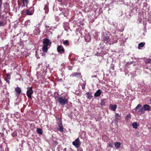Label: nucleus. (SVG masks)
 I'll return each mask as SVG.
<instances>
[{
	"mask_svg": "<svg viewBox=\"0 0 151 151\" xmlns=\"http://www.w3.org/2000/svg\"><path fill=\"white\" fill-rule=\"evenodd\" d=\"M102 41L106 43L107 45L113 44L114 43H116L118 41L117 39L115 40H111L109 36L107 35L103 37Z\"/></svg>",
	"mask_w": 151,
	"mask_h": 151,
	"instance_id": "1",
	"label": "nucleus"
},
{
	"mask_svg": "<svg viewBox=\"0 0 151 151\" xmlns=\"http://www.w3.org/2000/svg\"><path fill=\"white\" fill-rule=\"evenodd\" d=\"M68 97L65 96L59 97L58 98V101L60 104L63 105L67 104L68 101Z\"/></svg>",
	"mask_w": 151,
	"mask_h": 151,
	"instance_id": "2",
	"label": "nucleus"
},
{
	"mask_svg": "<svg viewBox=\"0 0 151 151\" xmlns=\"http://www.w3.org/2000/svg\"><path fill=\"white\" fill-rule=\"evenodd\" d=\"M27 96L29 98L31 99L32 98V95L33 93L32 88V87H28L27 88Z\"/></svg>",
	"mask_w": 151,
	"mask_h": 151,
	"instance_id": "3",
	"label": "nucleus"
},
{
	"mask_svg": "<svg viewBox=\"0 0 151 151\" xmlns=\"http://www.w3.org/2000/svg\"><path fill=\"white\" fill-rule=\"evenodd\" d=\"M34 11V8L32 6L26 10L25 14L27 15H32L33 14Z\"/></svg>",
	"mask_w": 151,
	"mask_h": 151,
	"instance_id": "4",
	"label": "nucleus"
},
{
	"mask_svg": "<svg viewBox=\"0 0 151 151\" xmlns=\"http://www.w3.org/2000/svg\"><path fill=\"white\" fill-rule=\"evenodd\" d=\"M72 144L76 148H78L79 147L81 144L79 138L78 137L73 142Z\"/></svg>",
	"mask_w": 151,
	"mask_h": 151,
	"instance_id": "5",
	"label": "nucleus"
},
{
	"mask_svg": "<svg viewBox=\"0 0 151 151\" xmlns=\"http://www.w3.org/2000/svg\"><path fill=\"white\" fill-rule=\"evenodd\" d=\"M59 10L61 11H62V14L65 17H67L68 15V12L67 9L60 8Z\"/></svg>",
	"mask_w": 151,
	"mask_h": 151,
	"instance_id": "6",
	"label": "nucleus"
},
{
	"mask_svg": "<svg viewBox=\"0 0 151 151\" xmlns=\"http://www.w3.org/2000/svg\"><path fill=\"white\" fill-rule=\"evenodd\" d=\"M57 50L61 54L65 52L64 49L61 45L58 46L57 47Z\"/></svg>",
	"mask_w": 151,
	"mask_h": 151,
	"instance_id": "7",
	"label": "nucleus"
},
{
	"mask_svg": "<svg viewBox=\"0 0 151 151\" xmlns=\"http://www.w3.org/2000/svg\"><path fill=\"white\" fill-rule=\"evenodd\" d=\"M108 100L106 99H102L101 100L100 104L102 106H105L106 103L107 102Z\"/></svg>",
	"mask_w": 151,
	"mask_h": 151,
	"instance_id": "8",
	"label": "nucleus"
},
{
	"mask_svg": "<svg viewBox=\"0 0 151 151\" xmlns=\"http://www.w3.org/2000/svg\"><path fill=\"white\" fill-rule=\"evenodd\" d=\"M15 90L17 93V96H19L21 93L22 91L21 89L19 87H17L15 88Z\"/></svg>",
	"mask_w": 151,
	"mask_h": 151,
	"instance_id": "9",
	"label": "nucleus"
},
{
	"mask_svg": "<svg viewBox=\"0 0 151 151\" xmlns=\"http://www.w3.org/2000/svg\"><path fill=\"white\" fill-rule=\"evenodd\" d=\"M43 43L44 45H46L48 46L49 43H51L49 40L47 38H44L43 39Z\"/></svg>",
	"mask_w": 151,
	"mask_h": 151,
	"instance_id": "10",
	"label": "nucleus"
},
{
	"mask_svg": "<svg viewBox=\"0 0 151 151\" xmlns=\"http://www.w3.org/2000/svg\"><path fill=\"white\" fill-rule=\"evenodd\" d=\"M117 107V105L116 104L113 105L112 104H110V105L109 109L112 111H115Z\"/></svg>",
	"mask_w": 151,
	"mask_h": 151,
	"instance_id": "11",
	"label": "nucleus"
},
{
	"mask_svg": "<svg viewBox=\"0 0 151 151\" xmlns=\"http://www.w3.org/2000/svg\"><path fill=\"white\" fill-rule=\"evenodd\" d=\"M101 90L100 89H98L94 93V95L96 97H99L101 95Z\"/></svg>",
	"mask_w": 151,
	"mask_h": 151,
	"instance_id": "12",
	"label": "nucleus"
},
{
	"mask_svg": "<svg viewBox=\"0 0 151 151\" xmlns=\"http://www.w3.org/2000/svg\"><path fill=\"white\" fill-rule=\"evenodd\" d=\"M114 145L116 148L118 149L120 148L121 143L120 142H114Z\"/></svg>",
	"mask_w": 151,
	"mask_h": 151,
	"instance_id": "13",
	"label": "nucleus"
},
{
	"mask_svg": "<svg viewBox=\"0 0 151 151\" xmlns=\"http://www.w3.org/2000/svg\"><path fill=\"white\" fill-rule=\"evenodd\" d=\"M48 45H44L42 47V50L43 51L45 52H47L48 50V48L47 47Z\"/></svg>",
	"mask_w": 151,
	"mask_h": 151,
	"instance_id": "14",
	"label": "nucleus"
},
{
	"mask_svg": "<svg viewBox=\"0 0 151 151\" xmlns=\"http://www.w3.org/2000/svg\"><path fill=\"white\" fill-rule=\"evenodd\" d=\"M81 75V73L79 72L73 73L70 75V76L72 77H74V76H80Z\"/></svg>",
	"mask_w": 151,
	"mask_h": 151,
	"instance_id": "15",
	"label": "nucleus"
},
{
	"mask_svg": "<svg viewBox=\"0 0 151 151\" xmlns=\"http://www.w3.org/2000/svg\"><path fill=\"white\" fill-rule=\"evenodd\" d=\"M143 108L145 111H148L150 109V106L147 104L143 105Z\"/></svg>",
	"mask_w": 151,
	"mask_h": 151,
	"instance_id": "16",
	"label": "nucleus"
},
{
	"mask_svg": "<svg viewBox=\"0 0 151 151\" xmlns=\"http://www.w3.org/2000/svg\"><path fill=\"white\" fill-rule=\"evenodd\" d=\"M145 44V42H142L139 43L138 45V49H141L142 47H144Z\"/></svg>",
	"mask_w": 151,
	"mask_h": 151,
	"instance_id": "17",
	"label": "nucleus"
},
{
	"mask_svg": "<svg viewBox=\"0 0 151 151\" xmlns=\"http://www.w3.org/2000/svg\"><path fill=\"white\" fill-rule=\"evenodd\" d=\"M131 119V115L130 114H128L125 118V120L127 122L128 121Z\"/></svg>",
	"mask_w": 151,
	"mask_h": 151,
	"instance_id": "18",
	"label": "nucleus"
},
{
	"mask_svg": "<svg viewBox=\"0 0 151 151\" xmlns=\"http://www.w3.org/2000/svg\"><path fill=\"white\" fill-rule=\"evenodd\" d=\"M23 5L22 7L26 5V6H27V4L29 3V1L28 0H22Z\"/></svg>",
	"mask_w": 151,
	"mask_h": 151,
	"instance_id": "19",
	"label": "nucleus"
},
{
	"mask_svg": "<svg viewBox=\"0 0 151 151\" xmlns=\"http://www.w3.org/2000/svg\"><path fill=\"white\" fill-rule=\"evenodd\" d=\"M4 10H8L9 8V4L8 3H6L4 6Z\"/></svg>",
	"mask_w": 151,
	"mask_h": 151,
	"instance_id": "20",
	"label": "nucleus"
},
{
	"mask_svg": "<svg viewBox=\"0 0 151 151\" xmlns=\"http://www.w3.org/2000/svg\"><path fill=\"white\" fill-rule=\"evenodd\" d=\"M44 9L45 11V12L46 13H48L49 12V9L48 6L46 5L44 8Z\"/></svg>",
	"mask_w": 151,
	"mask_h": 151,
	"instance_id": "21",
	"label": "nucleus"
},
{
	"mask_svg": "<svg viewBox=\"0 0 151 151\" xmlns=\"http://www.w3.org/2000/svg\"><path fill=\"white\" fill-rule=\"evenodd\" d=\"M87 95V97L89 99H91L92 96L91 93L89 92H88L86 93Z\"/></svg>",
	"mask_w": 151,
	"mask_h": 151,
	"instance_id": "22",
	"label": "nucleus"
},
{
	"mask_svg": "<svg viewBox=\"0 0 151 151\" xmlns=\"http://www.w3.org/2000/svg\"><path fill=\"white\" fill-rule=\"evenodd\" d=\"M132 126L133 128L135 129H137L138 128L137 126L138 125L136 122L133 123L132 124Z\"/></svg>",
	"mask_w": 151,
	"mask_h": 151,
	"instance_id": "23",
	"label": "nucleus"
},
{
	"mask_svg": "<svg viewBox=\"0 0 151 151\" xmlns=\"http://www.w3.org/2000/svg\"><path fill=\"white\" fill-rule=\"evenodd\" d=\"M37 132L38 133L40 134H42V131L41 128H38L37 129Z\"/></svg>",
	"mask_w": 151,
	"mask_h": 151,
	"instance_id": "24",
	"label": "nucleus"
},
{
	"mask_svg": "<svg viewBox=\"0 0 151 151\" xmlns=\"http://www.w3.org/2000/svg\"><path fill=\"white\" fill-rule=\"evenodd\" d=\"M85 40L86 42H88L91 40V38L90 36H88L87 38H86V37L85 36Z\"/></svg>",
	"mask_w": 151,
	"mask_h": 151,
	"instance_id": "25",
	"label": "nucleus"
},
{
	"mask_svg": "<svg viewBox=\"0 0 151 151\" xmlns=\"http://www.w3.org/2000/svg\"><path fill=\"white\" fill-rule=\"evenodd\" d=\"M146 64H149L151 63V59H147L145 61Z\"/></svg>",
	"mask_w": 151,
	"mask_h": 151,
	"instance_id": "26",
	"label": "nucleus"
},
{
	"mask_svg": "<svg viewBox=\"0 0 151 151\" xmlns=\"http://www.w3.org/2000/svg\"><path fill=\"white\" fill-rule=\"evenodd\" d=\"M59 128L58 130L60 131H63V128L62 125V124L61 125H59Z\"/></svg>",
	"mask_w": 151,
	"mask_h": 151,
	"instance_id": "27",
	"label": "nucleus"
},
{
	"mask_svg": "<svg viewBox=\"0 0 151 151\" xmlns=\"http://www.w3.org/2000/svg\"><path fill=\"white\" fill-rule=\"evenodd\" d=\"M10 79V78H7L5 77L4 78V80L8 83L9 84L10 82L9 81V80Z\"/></svg>",
	"mask_w": 151,
	"mask_h": 151,
	"instance_id": "28",
	"label": "nucleus"
},
{
	"mask_svg": "<svg viewBox=\"0 0 151 151\" xmlns=\"http://www.w3.org/2000/svg\"><path fill=\"white\" fill-rule=\"evenodd\" d=\"M145 110L143 108V107L141 108L140 110H139V112H140L142 113V114L144 113Z\"/></svg>",
	"mask_w": 151,
	"mask_h": 151,
	"instance_id": "29",
	"label": "nucleus"
},
{
	"mask_svg": "<svg viewBox=\"0 0 151 151\" xmlns=\"http://www.w3.org/2000/svg\"><path fill=\"white\" fill-rule=\"evenodd\" d=\"M142 106V105L141 104H139L135 108L134 110L136 111L137 109H138L139 108L141 107Z\"/></svg>",
	"mask_w": 151,
	"mask_h": 151,
	"instance_id": "30",
	"label": "nucleus"
},
{
	"mask_svg": "<svg viewBox=\"0 0 151 151\" xmlns=\"http://www.w3.org/2000/svg\"><path fill=\"white\" fill-rule=\"evenodd\" d=\"M63 43L64 45H69L68 41V40H65L63 41Z\"/></svg>",
	"mask_w": 151,
	"mask_h": 151,
	"instance_id": "31",
	"label": "nucleus"
},
{
	"mask_svg": "<svg viewBox=\"0 0 151 151\" xmlns=\"http://www.w3.org/2000/svg\"><path fill=\"white\" fill-rule=\"evenodd\" d=\"M108 145V147H113L111 143H109Z\"/></svg>",
	"mask_w": 151,
	"mask_h": 151,
	"instance_id": "32",
	"label": "nucleus"
},
{
	"mask_svg": "<svg viewBox=\"0 0 151 151\" xmlns=\"http://www.w3.org/2000/svg\"><path fill=\"white\" fill-rule=\"evenodd\" d=\"M57 95H58V96H54V97L55 99L56 100V101H57V100H58V98L59 97H58V95H59V94L58 93H57Z\"/></svg>",
	"mask_w": 151,
	"mask_h": 151,
	"instance_id": "33",
	"label": "nucleus"
},
{
	"mask_svg": "<svg viewBox=\"0 0 151 151\" xmlns=\"http://www.w3.org/2000/svg\"><path fill=\"white\" fill-rule=\"evenodd\" d=\"M4 23L3 22L0 21V26H4Z\"/></svg>",
	"mask_w": 151,
	"mask_h": 151,
	"instance_id": "34",
	"label": "nucleus"
},
{
	"mask_svg": "<svg viewBox=\"0 0 151 151\" xmlns=\"http://www.w3.org/2000/svg\"><path fill=\"white\" fill-rule=\"evenodd\" d=\"M10 75L9 73H7L6 74V76L5 77L6 78H10Z\"/></svg>",
	"mask_w": 151,
	"mask_h": 151,
	"instance_id": "35",
	"label": "nucleus"
},
{
	"mask_svg": "<svg viewBox=\"0 0 151 151\" xmlns=\"http://www.w3.org/2000/svg\"><path fill=\"white\" fill-rule=\"evenodd\" d=\"M86 84L83 83L82 87V88L84 90L85 89Z\"/></svg>",
	"mask_w": 151,
	"mask_h": 151,
	"instance_id": "36",
	"label": "nucleus"
},
{
	"mask_svg": "<svg viewBox=\"0 0 151 151\" xmlns=\"http://www.w3.org/2000/svg\"><path fill=\"white\" fill-rule=\"evenodd\" d=\"M115 117H120V116L118 113H116L115 115Z\"/></svg>",
	"mask_w": 151,
	"mask_h": 151,
	"instance_id": "37",
	"label": "nucleus"
},
{
	"mask_svg": "<svg viewBox=\"0 0 151 151\" xmlns=\"http://www.w3.org/2000/svg\"><path fill=\"white\" fill-rule=\"evenodd\" d=\"M68 68L69 70H72V67L69 66L68 67Z\"/></svg>",
	"mask_w": 151,
	"mask_h": 151,
	"instance_id": "38",
	"label": "nucleus"
},
{
	"mask_svg": "<svg viewBox=\"0 0 151 151\" xmlns=\"http://www.w3.org/2000/svg\"><path fill=\"white\" fill-rule=\"evenodd\" d=\"M77 151H83V150L82 148H79L78 149Z\"/></svg>",
	"mask_w": 151,
	"mask_h": 151,
	"instance_id": "39",
	"label": "nucleus"
},
{
	"mask_svg": "<svg viewBox=\"0 0 151 151\" xmlns=\"http://www.w3.org/2000/svg\"><path fill=\"white\" fill-rule=\"evenodd\" d=\"M119 119L118 117H116V118H115L116 121H117L118 122V121Z\"/></svg>",
	"mask_w": 151,
	"mask_h": 151,
	"instance_id": "40",
	"label": "nucleus"
},
{
	"mask_svg": "<svg viewBox=\"0 0 151 151\" xmlns=\"http://www.w3.org/2000/svg\"><path fill=\"white\" fill-rule=\"evenodd\" d=\"M116 1H119V2H122L123 1V0H116Z\"/></svg>",
	"mask_w": 151,
	"mask_h": 151,
	"instance_id": "41",
	"label": "nucleus"
},
{
	"mask_svg": "<svg viewBox=\"0 0 151 151\" xmlns=\"http://www.w3.org/2000/svg\"><path fill=\"white\" fill-rule=\"evenodd\" d=\"M53 143H55V144H56V145H57L58 144V142H57L56 141H54L53 142Z\"/></svg>",
	"mask_w": 151,
	"mask_h": 151,
	"instance_id": "42",
	"label": "nucleus"
},
{
	"mask_svg": "<svg viewBox=\"0 0 151 151\" xmlns=\"http://www.w3.org/2000/svg\"><path fill=\"white\" fill-rule=\"evenodd\" d=\"M45 27L46 28H50V27L49 26H47V25H46V26H45Z\"/></svg>",
	"mask_w": 151,
	"mask_h": 151,
	"instance_id": "43",
	"label": "nucleus"
},
{
	"mask_svg": "<svg viewBox=\"0 0 151 151\" xmlns=\"http://www.w3.org/2000/svg\"><path fill=\"white\" fill-rule=\"evenodd\" d=\"M5 130V129L4 128H3L2 129V131H3L4 130Z\"/></svg>",
	"mask_w": 151,
	"mask_h": 151,
	"instance_id": "44",
	"label": "nucleus"
},
{
	"mask_svg": "<svg viewBox=\"0 0 151 151\" xmlns=\"http://www.w3.org/2000/svg\"><path fill=\"white\" fill-rule=\"evenodd\" d=\"M138 134H139V133H138V132H135V134H136V135Z\"/></svg>",
	"mask_w": 151,
	"mask_h": 151,
	"instance_id": "45",
	"label": "nucleus"
},
{
	"mask_svg": "<svg viewBox=\"0 0 151 151\" xmlns=\"http://www.w3.org/2000/svg\"><path fill=\"white\" fill-rule=\"evenodd\" d=\"M2 4L0 3V9H1V6Z\"/></svg>",
	"mask_w": 151,
	"mask_h": 151,
	"instance_id": "46",
	"label": "nucleus"
},
{
	"mask_svg": "<svg viewBox=\"0 0 151 151\" xmlns=\"http://www.w3.org/2000/svg\"><path fill=\"white\" fill-rule=\"evenodd\" d=\"M0 3L2 4V0H0Z\"/></svg>",
	"mask_w": 151,
	"mask_h": 151,
	"instance_id": "47",
	"label": "nucleus"
},
{
	"mask_svg": "<svg viewBox=\"0 0 151 151\" xmlns=\"http://www.w3.org/2000/svg\"><path fill=\"white\" fill-rule=\"evenodd\" d=\"M60 0V2H62L63 0Z\"/></svg>",
	"mask_w": 151,
	"mask_h": 151,
	"instance_id": "48",
	"label": "nucleus"
},
{
	"mask_svg": "<svg viewBox=\"0 0 151 151\" xmlns=\"http://www.w3.org/2000/svg\"><path fill=\"white\" fill-rule=\"evenodd\" d=\"M112 70H114V67L112 68Z\"/></svg>",
	"mask_w": 151,
	"mask_h": 151,
	"instance_id": "49",
	"label": "nucleus"
},
{
	"mask_svg": "<svg viewBox=\"0 0 151 151\" xmlns=\"http://www.w3.org/2000/svg\"><path fill=\"white\" fill-rule=\"evenodd\" d=\"M64 13H66V12H65L64 11Z\"/></svg>",
	"mask_w": 151,
	"mask_h": 151,
	"instance_id": "50",
	"label": "nucleus"
},
{
	"mask_svg": "<svg viewBox=\"0 0 151 151\" xmlns=\"http://www.w3.org/2000/svg\"><path fill=\"white\" fill-rule=\"evenodd\" d=\"M96 76H94V77H96Z\"/></svg>",
	"mask_w": 151,
	"mask_h": 151,
	"instance_id": "51",
	"label": "nucleus"
},
{
	"mask_svg": "<svg viewBox=\"0 0 151 151\" xmlns=\"http://www.w3.org/2000/svg\"><path fill=\"white\" fill-rule=\"evenodd\" d=\"M23 12H24V11H22V13H23Z\"/></svg>",
	"mask_w": 151,
	"mask_h": 151,
	"instance_id": "52",
	"label": "nucleus"
},
{
	"mask_svg": "<svg viewBox=\"0 0 151 151\" xmlns=\"http://www.w3.org/2000/svg\"><path fill=\"white\" fill-rule=\"evenodd\" d=\"M146 68V69H147V68Z\"/></svg>",
	"mask_w": 151,
	"mask_h": 151,
	"instance_id": "53",
	"label": "nucleus"
},
{
	"mask_svg": "<svg viewBox=\"0 0 151 151\" xmlns=\"http://www.w3.org/2000/svg\"><path fill=\"white\" fill-rule=\"evenodd\" d=\"M137 1H139V0H137Z\"/></svg>",
	"mask_w": 151,
	"mask_h": 151,
	"instance_id": "54",
	"label": "nucleus"
}]
</instances>
